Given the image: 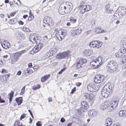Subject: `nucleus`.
<instances>
[{"instance_id":"obj_1","label":"nucleus","mask_w":126,"mask_h":126,"mask_svg":"<svg viewBox=\"0 0 126 126\" xmlns=\"http://www.w3.org/2000/svg\"><path fill=\"white\" fill-rule=\"evenodd\" d=\"M112 90L109 84H105L101 92L102 96L104 98H107L111 93Z\"/></svg>"},{"instance_id":"obj_2","label":"nucleus","mask_w":126,"mask_h":126,"mask_svg":"<svg viewBox=\"0 0 126 126\" xmlns=\"http://www.w3.org/2000/svg\"><path fill=\"white\" fill-rule=\"evenodd\" d=\"M118 68L116 63L113 61L109 62L106 67L108 71L110 72L116 70Z\"/></svg>"},{"instance_id":"obj_3","label":"nucleus","mask_w":126,"mask_h":126,"mask_svg":"<svg viewBox=\"0 0 126 126\" xmlns=\"http://www.w3.org/2000/svg\"><path fill=\"white\" fill-rule=\"evenodd\" d=\"M40 37L38 34H31L30 36L29 39L32 44H38L40 42Z\"/></svg>"},{"instance_id":"obj_4","label":"nucleus","mask_w":126,"mask_h":126,"mask_svg":"<svg viewBox=\"0 0 126 126\" xmlns=\"http://www.w3.org/2000/svg\"><path fill=\"white\" fill-rule=\"evenodd\" d=\"M71 52L70 50H67L65 52L58 53L56 56L57 59H65L66 58L71 56Z\"/></svg>"},{"instance_id":"obj_5","label":"nucleus","mask_w":126,"mask_h":126,"mask_svg":"<svg viewBox=\"0 0 126 126\" xmlns=\"http://www.w3.org/2000/svg\"><path fill=\"white\" fill-rule=\"evenodd\" d=\"M66 34L65 30L61 29L58 31L56 34V36L59 41H61L64 38Z\"/></svg>"},{"instance_id":"obj_6","label":"nucleus","mask_w":126,"mask_h":126,"mask_svg":"<svg viewBox=\"0 0 126 126\" xmlns=\"http://www.w3.org/2000/svg\"><path fill=\"white\" fill-rule=\"evenodd\" d=\"M38 43L37 45L35 46L30 51V53L34 54L39 51L43 47V44L40 42Z\"/></svg>"},{"instance_id":"obj_7","label":"nucleus","mask_w":126,"mask_h":126,"mask_svg":"<svg viewBox=\"0 0 126 126\" xmlns=\"http://www.w3.org/2000/svg\"><path fill=\"white\" fill-rule=\"evenodd\" d=\"M102 44V43L99 41H94L90 43L89 46L91 47L98 48L101 47Z\"/></svg>"},{"instance_id":"obj_8","label":"nucleus","mask_w":126,"mask_h":126,"mask_svg":"<svg viewBox=\"0 0 126 126\" xmlns=\"http://www.w3.org/2000/svg\"><path fill=\"white\" fill-rule=\"evenodd\" d=\"M105 78L103 75L98 74L95 75L94 79V81L97 83H100L103 81Z\"/></svg>"},{"instance_id":"obj_9","label":"nucleus","mask_w":126,"mask_h":126,"mask_svg":"<svg viewBox=\"0 0 126 126\" xmlns=\"http://www.w3.org/2000/svg\"><path fill=\"white\" fill-rule=\"evenodd\" d=\"M80 6L82 8L80 12L82 14L89 11L91 8V7L90 5L85 3H83Z\"/></svg>"},{"instance_id":"obj_10","label":"nucleus","mask_w":126,"mask_h":126,"mask_svg":"<svg viewBox=\"0 0 126 126\" xmlns=\"http://www.w3.org/2000/svg\"><path fill=\"white\" fill-rule=\"evenodd\" d=\"M119 100L118 98L115 99H113L111 101L110 103H109V106L110 107V110L113 109L117 106Z\"/></svg>"},{"instance_id":"obj_11","label":"nucleus","mask_w":126,"mask_h":126,"mask_svg":"<svg viewBox=\"0 0 126 126\" xmlns=\"http://www.w3.org/2000/svg\"><path fill=\"white\" fill-rule=\"evenodd\" d=\"M43 22L46 24H47L48 26H52L54 25V21L50 17H45L43 20Z\"/></svg>"},{"instance_id":"obj_12","label":"nucleus","mask_w":126,"mask_h":126,"mask_svg":"<svg viewBox=\"0 0 126 126\" xmlns=\"http://www.w3.org/2000/svg\"><path fill=\"white\" fill-rule=\"evenodd\" d=\"M124 48H121L120 51H118L115 54V55L117 57L119 58H122L123 56L126 55V51L124 50Z\"/></svg>"},{"instance_id":"obj_13","label":"nucleus","mask_w":126,"mask_h":126,"mask_svg":"<svg viewBox=\"0 0 126 126\" xmlns=\"http://www.w3.org/2000/svg\"><path fill=\"white\" fill-rule=\"evenodd\" d=\"M81 108L82 109L84 112L87 111L89 108V105L87 102L85 101H82L80 104Z\"/></svg>"},{"instance_id":"obj_14","label":"nucleus","mask_w":126,"mask_h":126,"mask_svg":"<svg viewBox=\"0 0 126 126\" xmlns=\"http://www.w3.org/2000/svg\"><path fill=\"white\" fill-rule=\"evenodd\" d=\"M64 8L65 10V13H68L71 12L72 10V8L71 5L68 2L63 3Z\"/></svg>"},{"instance_id":"obj_15","label":"nucleus","mask_w":126,"mask_h":126,"mask_svg":"<svg viewBox=\"0 0 126 126\" xmlns=\"http://www.w3.org/2000/svg\"><path fill=\"white\" fill-rule=\"evenodd\" d=\"M118 13L119 15L123 16L125 15L126 13V9L124 7H120L118 9Z\"/></svg>"},{"instance_id":"obj_16","label":"nucleus","mask_w":126,"mask_h":126,"mask_svg":"<svg viewBox=\"0 0 126 126\" xmlns=\"http://www.w3.org/2000/svg\"><path fill=\"white\" fill-rule=\"evenodd\" d=\"M105 8L106 12L108 13H111L113 11L112 6L109 4L106 5Z\"/></svg>"},{"instance_id":"obj_17","label":"nucleus","mask_w":126,"mask_h":126,"mask_svg":"<svg viewBox=\"0 0 126 126\" xmlns=\"http://www.w3.org/2000/svg\"><path fill=\"white\" fill-rule=\"evenodd\" d=\"M84 96L86 99H88L90 102L93 100L94 97V95L92 94H89L88 93H85Z\"/></svg>"},{"instance_id":"obj_18","label":"nucleus","mask_w":126,"mask_h":126,"mask_svg":"<svg viewBox=\"0 0 126 126\" xmlns=\"http://www.w3.org/2000/svg\"><path fill=\"white\" fill-rule=\"evenodd\" d=\"M10 76V74L9 73L1 75L0 77V79L2 82H6L8 80Z\"/></svg>"},{"instance_id":"obj_19","label":"nucleus","mask_w":126,"mask_h":126,"mask_svg":"<svg viewBox=\"0 0 126 126\" xmlns=\"http://www.w3.org/2000/svg\"><path fill=\"white\" fill-rule=\"evenodd\" d=\"M100 108L103 110L107 109H110V107L109 106V103L107 101L104 102L101 105Z\"/></svg>"},{"instance_id":"obj_20","label":"nucleus","mask_w":126,"mask_h":126,"mask_svg":"<svg viewBox=\"0 0 126 126\" xmlns=\"http://www.w3.org/2000/svg\"><path fill=\"white\" fill-rule=\"evenodd\" d=\"M63 3H62L60 6L58 10L59 13L62 15H64L65 13Z\"/></svg>"},{"instance_id":"obj_21","label":"nucleus","mask_w":126,"mask_h":126,"mask_svg":"<svg viewBox=\"0 0 126 126\" xmlns=\"http://www.w3.org/2000/svg\"><path fill=\"white\" fill-rule=\"evenodd\" d=\"M81 30L80 29L73 30L72 31L71 33V35L72 36H75L79 34L80 33Z\"/></svg>"},{"instance_id":"obj_22","label":"nucleus","mask_w":126,"mask_h":126,"mask_svg":"<svg viewBox=\"0 0 126 126\" xmlns=\"http://www.w3.org/2000/svg\"><path fill=\"white\" fill-rule=\"evenodd\" d=\"M1 45L3 48L5 49H8L10 47V44L8 42L4 41L1 44Z\"/></svg>"},{"instance_id":"obj_23","label":"nucleus","mask_w":126,"mask_h":126,"mask_svg":"<svg viewBox=\"0 0 126 126\" xmlns=\"http://www.w3.org/2000/svg\"><path fill=\"white\" fill-rule=\"evenodd\" d=\"M96 112L94 110H90L88 112V115L90 117H92L95 115Z\"/></svg>"},{"instance_id":"obj_24","label":"nucleus","mask_w":126,"mask_h":126,"mask_svg":"<svg viewBox=\"0 0 126 126\" xmlns=\"http://www.w3.org/2000/svg\"><path fill=\"white\" fill-rule=\"evenodd\" d=\"M112 123V121L110 118H108L106 119L105 126H110Z\"/></svg>"},{"instance_id":"obj_25","label":"nucleus","mask_w":126,"mask_h":126,"mask_svg":"<svg viewBox=\"0 0 126 126\" xmlns=\"http://www.w3.org/2000/svg\"><path fill=\"white\" fill-rule=\"evenodd\" d=\"M93 52L90 49H86L85 50L84 52V54L87 56L90 55Z\"/></svg>"},{"instance_id":"obj_26","label":"nucleus","mask_w":126,"mask_h":126,"mask_svg":"<svg viewBox=\"0 0 126 126\" xmlns=\"http://www.w3.org/2000/svg\"><path fill=\"white\" fill-rule=\"evenodd\" d=\"M14 92L11 91L8 94L9 96L8 98L9 99V103H10L12 100L13 98L14 95Z\"/></svg>"},{"instance_id":"obj_27","label":"nucleus","mask_w":126,"mask_h":126,"mask_svg":"<svg viewBox=\"0 0 126 126\" xmlns=\"http://www.w3.org/2000/svg\"><path fill=\"white\" fill-rule=\"evenodd\" d=\"M95 61L97 62V64H98L100 66L103 63L102 58L100 56H98L96 59Z\"/></svg>"},{"instance_id":"obj_28","label":"nucleus","mask_w":126,"mask_h":126,"mask_svg":"<svg viewBox=\"0 0 126 126\" xmlns=\"http://www.w3.org/2000/svg\"><path fill=\"white\" fill-rule=\"evenodd\" d=\"M15 100L18 105H20L23 102L22 98L21 97L16 98Z\"/></svg>"},{"instance_id":"obj_29","label":"nucleus","mask_w":126,"mask_h":126,"mask_svg":"<svg viewBox=\"0 0 126 126\" xmlns=\"http://www.w3.org/2000/svg\"><path fill=\"white\" fill-rule=\"evenodd\" d=\"M79 62V61L78 60L77 61L76 63V64H74V65H75L76 68L78 69L81 68L83 66V65L81 63Z\"/></svg>"},{"instance_id":"obj_30","label":"nucleus","mask_w":126,"mask_h":126,"mask_svg":"<svg viewBox=\"0 0 126 126\" xmlns=\"http://www.w3.org/2000/svg\"><path fill=\"white\" fill-rule=\"evenodd\" d=\"M91 64L92 67H94V68H97L100 66V65L97 64V62L95 61L91 62Z\"/></svg>"},{"instance_id":"obj_31","label":"nucleus","mask_w":126,"mask_h":126,"mask_svg":"<svg viewBox=\"0 0 126 126\" xmlns=\"http://www.w3.org/2000/svg\"><path fill=\"white\" fill-rule=\"evenodd\" d=\"M50 76V74H48L44 76L41 78V81L42 82H45L49 78Z\"/></svg>"},{"instance_id":"obj_32","label":"nucleus","mask_w":126,"mask_h":126,"mask_svg":"<svg viewBox=\"0 0 126 126\" xmlns=\"http://www.w3.org/2000/svg\"><path fill=\"white\" fill-rule=\"evenodd\" d=\"M95 31L97 33L105 32H106V30H102L98 27L97 28L95 29Z\"/></svg>"},{"instance_id":"obj_33","label":"nucleus","mask_w":126,"mask_h":126,"mask_svg":"<svg viewBox=\"0 0 126 126\" xmlns=\"http://www.w3.org/2000/svg\"><path fill=\"white\" fill-rule=\"evenodd\" d=\"M17 20L16 18H14L10 20L8 22L10 24H14L17 22Z\"/></svg>"},{"instance_id":"obj_34","label":"nucleus","mask_w":126,"mask_h":126,"mask_svg":"<svg viewBox=\"0 0 126 126\" xmlns=\"http://www.w3.org/2000/svg\"><path fill=\"white\" fill-rule=\"evenodd\" d=\"M93 83L89 84L87 87L88 90L90 92H94V90L93 88Z\"/></svg>"},{"instance_id":"obj_35","label":"nucleus","mask_w":126,"mask_h":126,"mask_svg":"<svg viewBox=\"0 0 126 126\" xmlns=\"http://www.w3.org/2000/svg\"><path fill=\"white\" fill-rule=\"evenodd\" d=\"M95 24V21L94 19H92L88 22V25L90 27H92Z\"/></svg>"},{"instance_id":"obj_36","label":"nucleus","mask_w":126,"mask_h":126,"mask_svg":"<svg viewBox=\"0 0 126 126\" xmlns=\"http://www.w3.org/2000/svg\"><path fill=\"white\" fill-rule=\"evenodd\" d=\"M93 85L94 86L93 88L94 90V92L97 91L99 89L100 87L99 85L97 84H94L93 83Z\"/></svg>"},{"instance_id":"obj_37","label":"nucleus","mask_w":126,"mask_h":126,"mask_svg":"<svg viewBox=\"0 0 126 126\" xmlns=\"http://www.w3.org/2000/svg\"><path fill=\"white\" fill-rule=\"evenodd\" d=\"M119 115L121 117H123L126 116V111L123 110L120 111L119 113Z\"/></svg>"},{"instance_id":"obj_38","label":"nucleus","mask_w":126,"mask_h":126,"mask_svg":"<svg viewBox=\"0 0 126 126\" xmlns=\"http://www.w3.org/2000/svg\"><path fill=\"white\" fill-rule=\"evenodd\" d=\"M121 45L122 46V47L121 48H124V50H126V41L125 40H123L122 41V43Z\"/></svg>"},{"instance_id":"obj_39","label":"nucleus","mask_w":126,"mask_h":126,"mask_svg":"<svg viewBox=\"0 0 126 126\" xmlns=\"http://www.w3.org/2000/svg\"><path fill=\"white\" fill-rule=\"evenodd\" d=\"M78 60L80 62H79L81 63L83 65L84 64L86 63L87 62V60L86 59H79Z\"/></svg>"},{"instance_id":"obj_40","label":"nucleus","mask_w":126,"mask_h":126,"mask_svg":"<svg viewBox=\"0 0 126 126\" xmlns=\"http://www.w3.org/2000/svg\"><path fill=\"white\" fill-rule=\"evenodd\" d=\"M16 13V12L15 11L10 13V15H9V14H7L8 16V18H10V17L14 16Z\"/></svg>"},{"instance_id":"obj_41","label":"nucleus","mask_w":126,"mask_h":126,"mask_svg":"<svg viewBox=\"0 0 126 126\" xmlns=\"http://www.w3.org/2000/svg\"><path fill=\"white\" fill-rule=\"evenodd\" d=\"M26 72L28 74H31L34 72L32 69L28 68L26 69Z\"/></svg>"},{"instance_id":"obj_42","label":"nucleus","mask_w":126,"mask_h":126,"mask_svg":"<svg viewBox=\"0 0 126 126\" xmlns=\"http://www.w3.org/2000/svg\"><path fill=\"white\" fill-rule=\"evenodd\" d=\"M70 21L72 23H76L77 20L72 17H71L70 18Z\"/></svg>"},{"instance_id":"obj_43","label":"nucleus","mask_w":126,"mask_h":126,"mask_svg":"<svg viewBox=\"0 0 126 126\" xmlns=\"http://www.w3.org/2000/svg\"><path fill=\"white\" fill-rule=\"evenodd\" d=\"M41 85L39 84H38L37 85H35L33 86L32 89L35 90L39 89Z\"/></svg>"},{"instance_id":"obj_44","label":"nucleus","mask_w":126,"mask_h":126,"mask_svg":"<svg viewBox=\"0 0 126 126\" xmlns=\"http://www.w3.org/2000/svg\"><path fill=\"white\" fill-rule=\"evenodd\" d=\"M27 114L26 113H23V114L21 116L20 118V120L21 121L22 120L25 118Z\"/></svg>"},{"instance_id":"obj_45","label":"nucleus","mask_w":126,"mask_h":126,"mask_svg":"<svg viewBox=\"0 0 126 126\" xmlns=\"http://www.w3.org/2000/svg\"><path fill=\"white\" fill-rule=\"evenodd\" d=\"M25 88V86H24L21 89V92L20 93V95H22L24 93Z\"/></svg>"},{"instance_id":"obj_46","label":"nucleus","mask_w":126,"mask_h":126,"mask_svg":"<svg viewBox=\"0 0 126 126\" xmlns=\"http://www.w3.org/2000/svg\"><path fill=\"white\" fill-rule=\"evenodd\" d=\"M33 69H34V72L36 71L39 68V66L38 65H36L32 67Z\"/></svg>"},{"instance_id":"obj_47","label":"nucleus","mask_w":126,"mask_h":126,"mask_svg":"<svg viewBox=\"0 0 126 126\" xmlns=\"http://www.w3.org/2000/svg\"><path fill=\"white\" fill-rule=\"evenodd\" d=\"M22 29L25 32H29L30 31V30L28 28L23 27Z\"/></svg>"},{"instance_id":"obj_48","label":"nucleus","mask_w":126,"mask_h":126,"mask_svg":"<svg viewBox=\"0 0 126 126\" xmlns=\"http://www.w3.org/2000/svg\"><path fill=\"white\" fill-rule=\"evenodd\" d=\"M123 58V60H122V63H126V55L123 56L122 58Z\"/></svg>"},{"instance_id":"obj_49","label":"nucleus","mask_w":126,"mask_h":126,"mask_svg":"<svg viewBox=\"0 0 126 126\" xmlns=\"http://www.w3.org/2000/svg\"><path fill=\"white\" fill-rule=\"evenodd\" d=\"M34 15H30L29 16L28 20L29 21H31L34 18Z\"/></svg>"},{"instance_id":"obj_50","label":"nucleus","mask_w":126,"mask_h":126,"mask_svg":"<svg viewBox=\"0 0 126 126\" xmlns=\"http://www.w3.org/2000/svg\"><path fill=\"white\" fill-rule=\"evenodd\" d=\"M42 123L40 121H37L36 124L37 126H41L42 125Z\"/></svg>"},{"instance_id":"obj_51","label":"nucleus","mask_w":126,"mask_h":126,"mask_svg":"<svg viewBox=\"0 0 126 126\" xmlns=\"http://www.w3.org/2000/svg\"><path fill=\"white\" fill-rule=\"evenodd\" d=\"M15 122H17L18 123V124L17 125H16V126H22V123H21V124H20V121L19 120H16L15 121Z\"/></svg>"},{"instance_id":"obj_52","label":"nucleus","mask_w":126,"mask_h":126,"mask_svg":"<svg viewBox=\"0 0 126 126\" xmlns=\"http://www.w3.org/2000/svg\"><path fill=\"white\" fill-rule=\"evenodd\" d=\"M8 72V71L6 69L4 68L2 69L1 71V73L2 74L6 73Z\"/></svg>"},{"instance_id":"obj_53","label":"nucleus","mask_w":126,"mask_h":126,"mask_svg":"<svg viewBox=\"0 0 126 126\" xmlns=\"http://www.w3.org/2000/svg\"><path fill=\"white\" fill-rule=\"evenodd\" d=\"M66 69V67H65V68H63L60 71H59V72L58 73V74H61L62 73V72H63V71H64L65 70V69Z\"/></svg>"},{"instance_id":"obj_54","label":"nucleus","mask_w":126,"mask_h":126,"mask_svg":"<svg viewBox=\"0 0 126 126\" xmlns=\"http://www.w3.org/2000/svg\"><path fill=\"white\" fill-rule=\"evenodd\" d=\"M76 87H74V88L72 89L71 90V92L70 93V94H72L74 93V92H75L76 91Z\"/></svg>"},{"instance_id":"obj_55","label":"nucleus","mask_w":126,"mask_h":126,"mask_svg":"<svg viewBox=\"0 0 126 126\" xmlns=\"http://www.w3.org/2000/svg\"><path fill=\"white\" fill-rule=\"evenodd\" d=\"M5 102V101L1 98V97L0 96V103H4Z\"/></svg>"},{"instance_id":"obj_56","label":"nucleus","mask_w":126,"mask_h":126,"mask_svg":"<svg viewBox=\"0 0 126 126\" xmlns=\"http://www.w3.org/2000/svg\"><path fill=\"white\" fill-rule=\"evenodd\" d=\"M81 84L82 83H81L79 82H77L76 83V85L77 87H79L81 85Z\"/></svg>"},{"instance_id":"obj_57","label":"nucleus","mask_w":126,"mask_h":126,"mask_svg":"<svg viewBox=\"0 0 126 126\" xmlns=\"http://www.w3.org/2000/svg\"><path fill=\"white\" fill-rule=\"evenodd\" d=\"M81 108L79 109L78 110L77 112L79 113V114H80L82 112L81 111Z\"/></svg>"},{"instance_id":"obj_58","label":"nucleus","mask_w":126,"mask_h":126,"mask_svg":"<svg viewBox=\"0 0 126 126\" xmlns=\"http://www.w3.org/2000/svg\"><path fill=\"white\" fill-rule=\"evenodd\" d=\"M28 66L29 68H30L31 67H32V63H29L28 64Z\"/></svg>"},{"instance_id":"obj_59","label":"nucleus","mask_w":126,"mask_h":126,"mask_svg":"<svg viewBox=\"0 0 126 126\" xmlns=\"http://www.w3.org/2000/svg\"><path fill=\"white\" fill-rule=\"evenodd\" d=\"M65 121V120L63 118H62L60 120V122H63Z\"/></svg>"},{"instance_id":"obj_60","label":"nucleus","mask_w":126,"mask_h":126,"mask_svg":"<svg viewBox=\"0 0 126 126\" xmlns=\"http://www.w3.org/2000/svg\"><path fill=\"white\" fill-rule=\"evenodd\" d=\"M18 23L20 24H21V25H23L24 24V23L21 20H20L18 21Z\"/></svg>"},{"instance_id":"obj_61","label":"nucleus","mask_w":126,"mask_h":126,"mask_svg":"<svg viewBox=\"0 0 126 126\" xmlns=\"http://www.w3.org/2000/svg\"><path fill=\"white\" fill-rule=\"evenodd\" d=\"M21 73V71H18L17 73V75L18 76L20 75Z\"/></svg>"},{"instance_id":"obj_62","label":"nucleus","mask_w":126,"mask_h":126,"mask_svg":"<svg viewBox=\"0 0 126 126\" xmlns=\"http://www.w3.org/2000/svg\"><path fill=\"white\" fill-rule=\"evenodd\" d=\"M48 102H51L52 101V98L50 97H49L48 98Z\"/></svg>"},{"instance_id":"obj_63","label":"nucleus","mask_w":126,"mask_h":126,"mask_svg":"<svg viewBox=\"0 0 126 126\" xmlns=\"http://www.w3.org/2000/svg\"><path fill=\"white\" fill-rule=\"evenodd\" d=\"M28 16L27 15H25L23 16V17L24 19H25L28 17Z\"/></svg>"},{"instance_id":"obj_64","label":"nucleus","mask_w":126,"mask_h":126,"mask_svg":"<svg viewBox=\"0 0 126 126\" xmlns=\"http://www.w3.org/2000/svg\"><path fill=\"white\" fill-rule=\"evenodd\" d=\"M18 124V123L17 122H15H15L14 124L12 126H16V125H17Z\"/></svg>"}]
</instances>
